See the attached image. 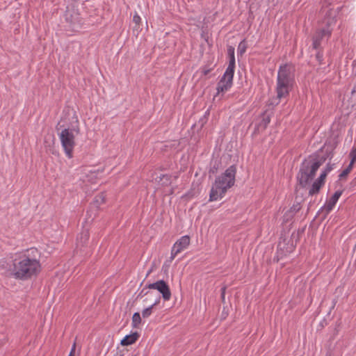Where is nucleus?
Segmentation results:
<instances>
[{
	"label": "nucleus",
	"mask_w": 356,
	"mask_h": 356,
	"mask_svg": "<svg viewBox=\"0 0 356 356\" xmlns=\"http://www.w3.org/2000/svg\"><path fill=\"white\" fill-rule=\"evenodd\" d=\"M349 156L352 163H355L356 161V147H353L349 154Z\"/></svg>",
	"instance_id": "aec40b11"
},
{
	"label": "nucleus",
	"mask_w": 356,
	"mask_h": 356,
	"mask_svg": "<svg viewBox=\"0 0 356 356\" xmlns=\"http://www.w3.org/2000/svg\"><path fill=\"white\" fill-rule=\"evenodd\" d=\"M211 165L209 170V173L216 174L220 168V161L218 159L213 160L212 161Z\"/></svg>",
	"instance_id": "a211bd4d"
},
{
	"label": "nucleus",
	"mask_w": 356,
	"mask_h": 356,
	"mask_svg": "<svg viewBox=\"0 0 356 356\" xmlns=\"http://www.w3.org/2000/svg\"><path fill=\"white\" fill-rule=\"evenodd\" d=\"M300 209H301V207H300V204H293L291 207L290 211H291L293 213H296V212L299 211Z\"/></svg>",
	"instance_id": "5701e85b"
},
{
	"label": "nucleus",
	"mask_w": 356,
	"mask_h": 356,
	"mask_svg": "<svg viewBox=\"0 0 356 356\" xmlns=\"http://www.w3.org/2000/svg\"><path fill=\"white\" fill-rule=\"evenodd\" d=\"M225 291H226V286H223L221 288V300L224 302L225 299Z\"/></svg>",
	"instance_id": "bb28decb"
},
{
	"label": "nucleus",
	"mask_w": 356,
	"mask_h": 356,
	"mask_svg": "<svg viewBox=\"0 0 356 356\" xmlns=\"http://www.w3.org/2000/svg\"><path fill=\"white\" fill-rule=\"evenodd\" d=\"M341 195L342 191H337L329 199V200L327 201L325 205V209L327 213H330L333 209Z\"/></svg>",
	"instance_id": "9d476101"
},
{
	"label": "nucleus",
	"mask_w": 356,
	"mask_h": 356,
	"mask_svg": "<svg viewBox=\"0 0 356 356\" xmlns=\"http://www.w3.org/2000/svg\"><path fill=\"white\" fill-rule=\"evenodd\" d=\"M171 177L170 175H161L156 180L162 186H169L171 184Z\"/></svg>",
	"instance_id": "4468645a"
},
{
	"label": "nucleus",
	"mask_w": 356,
	"mask_h": 356,
	"mask_svg": "<svg viewBox=\"0 0 356 356\" xmlns=\"http://www.w3.org/2000/svg\"><path fill=\"white\" fill-rule=\"evenodd\" d=\"M355 92H356V86H355V87L353 88V90H352V91H351V94H352V95H354Z\"/></svg>",
	"instance_id": "473e14b6"
},
{
	"label": "nucleus",
	"mask_w": 356,
	"mask_h": 356,
	"mask_svg": "<svg viewBox=\"0 0 356 356\" xmlns=\"http://www.w3.org/2000/svg\"><path fill=\"white\" fill-rule=\"evenodd\" d=\"M332 30L327 28H323L318 31L313 36V48L317 49L320 47L323 38H329L331 35Z\"/></svg>",
	"instance_id": "1a4fd4ad"
},
{
	"label": "nucleus",
	"mask_w": 356,
	"mask_h": 356,
	"mask_svg": "<svg viewBox=\"0 0 356 356\" xmlns=\"http://www.w3.org/2000/svg\"><path fill=\"white\" fill-rule=\"evenodd\" d=\"M38 249L32 248L16 256L13 260L11 274L19 280H28L36 275L40 270Z\"/></svg>",
	"instance_id": "f257e3e1"
},
{
	"label": "nucleus",
	"mask_w": 356,
	"mask_h": 356,
	"mask_svg": "<svg viewBox=\"0 0 356 356\" xmlns=\"http://www.w3.org/2000/svg\"><path fill=\"white\" fill-rule=\"evenodd\" d=\"M349 173H350V172H349L348 171H347L346 169H345V170H343L341 172V174L339 175V179H343V178H346V177L348 176V175Z\"/></svg>",
	"instance_id": "a878e982"
},
{
	"label": "nucleus",
	"mask_w": 356,
	"mask_h": 356,
	"mask_svg": "<svg viewBox=\"0 0 356 356\" xmlns=\"http://www.w3.org/2000/svg\"><path fill=\"white\" fill-rule=\"evenodd\" d=\"M139 334L138 332H134L131 334L126 335L121 341V345L129 346L134 343L138 339Z\"/></svg>",
	"instance_id": "9b49d317"
},
{
	"label": "nucleus",
	"mask_w": 356,
	"mask_h": 356,
	"mask_svg": "<svg viewBox=\"0 0 356 356\" xmlns=\"http://www.w3.org/2000/svg\"><path fill=\"white\" fill-rule=\"evenodd\" d=\"M133 22L136 24V26H138L141 22L140 17L138 15V13H136L133 17Z\"/></svg>",
	"instance_id": "4be33fe9"
},
{
	"label": "nucleus",
	"mask_w": 356,
	"mask_h": 356,
	"mask_svg": "<svg viewBox=\"0 0 356 356\" xmlns=\"http://www.w3.org/2000/svg\"><path fill=\"white\" fill-rule=\"evenodd\" d=\"M310 156L312 157V159L317 162L321 163V165L325 161V160L329 158L331 159L333 156L332 150H328L327 149L325 150V154L323 156L321 159H318L317 156L316 155H311Z\"/></svg>",
	"instance_id": "ddd939ff"
},
{
	"label": "nucleus",
	"mask_w": 356,
	"mask_h": 356,
	"mask_svg": "<svg viewBox=\"0 0 356 356\" xmlns=\"http://www.w3.org/2000/svg\"><path fill=\"white\" fill-rule=\"evenodd\" d=\"M58 137L65 155L67 158L72 159L73 157V150L76 144L75 136L73 133V130L65 128L58 134Z\"/></svg>",
	"instance_id": "423d86ee"
},
{
	"label": "nucleus",
	"mask_w": 356,
	"mask_h": 356,
	"mask_svg": "<svg viewBox=\"0 0 356 356\" xmlns=\"http://www.w3.org/2000/svg\"><path fill=\"white\" fill-rule=\"evenodd\" d=\"M148 289H156L162 294L164 300L168 301L171 298V291L168 284L163 280H159L156 282L149 284Z\"/></svg>",
	"instance_id": "6e6552de"
},
{
	"label": "nucleus",
	"mask_w": 356,
	"mask_h": 356,
	"mask_svg": "<svg viewBox=\"0 0 356 356\" xmlns=\"http://www.w3.org/2000/svg\"><path fill=\"white\" fill-rule=\"evenodd\" d=\"M189 245L190 237L188 236L185 235L178 239L172 248L171 256L170 257V261H172L179 253L186 250Z\"/></svg>",
	"instance_id": "0eeeda50"
},
{
	"label": "nucleus",
	"mask_w": 356,
	"mask_h": 356,
	"mask_svg": "<svg viewBox=\"0 0 356 356\" xmlns=\"http://www.w3.org/2000/svg\"><path fill=\"white\" fill-rule=\"evenodd\" d=\"M246 49H247V44H246L245 40H243L238 44V46L237 48L238 54H240L241 56H242L245 52Z\"/></svg>",
	"instance_id": "6ab92c4d"
},
{
	"label": "nucleus",
	"mask_w": 356,
	"mask_h": 356,
	"mask_svg": "<svg viewBox=\"0 0 356 356\" xmlns=\"http://www.w3.org/2000/svg\"><path fill=\"white\" fill-rule=\"evenodd\" d=\"M355 163H352V161L350 162L349 165L347 166V168H346V170L347 171H348L349 172H350V171L352 170L353 168V165H354Z\"/></svg>",
	"instance_id": "c85d7f7f"
},
{
	"label": "nucleus",
	"mask_w": 356,
	"mask_h": 356,
	"mask_svg": "<svg viewBox=\"0 0 356 356\" xmlns=\"http://www.w3.org/2000/svg\"><path fill=\"white\" fill-rule=\"evenodd\" d=\"M236 173V168L232 165L216 178L210 191L209 201L220 200L225 195L227 190L234 185Z\"/></svg>",
	"instance_id": "7ed1b4c3"
},
{
	"label": "nucleus",
	"mask_w": 356,
	"mask_h": 356,
	"mask_svg": "<svg viewBox=\"0 0 356 356\" xmlns=\"http://www.w3.org/2000/svg\"><path fill=\"white\" fill-rule=\"evenodd\" d=\"M327 175V174H326V172L322 171L320 176L318 177V178L316 180L318 181V182H320L324 185L325 179L326 178Z\"/></svg>",
	"instance_id": "412c9836"
},
{
	"label": "nucleus",
	"mask_w": 356,
	"mask_h": 356,
	"mask_svg": "<svg viewBox=\"0 0 356 356\" xmlns=\"http://www.w3.org/2000/svg\"><path fill=\"white\" fill-rule=\"evenodd\" d=\"M75 348H76V343H74V344H73V346L72 347V349L70 350V353L68 356H74Z\"/></svg>",
	"instance_id": "cd10ccee"
},
{
	"label": "nucleus",
	"mask_w": 356,
	"mask_h": 356,
	"mask_svg": "<svg viewBox=\"0 0 356 356\" xmlns=\"http://www.w3.org/2000/svg\"><path fill=\"white\" fill-rule=\"evenodd\" d=\"M212 70V68L211 67H207V66H204L203 68H202V72L204 75H207L209 74V72Z\"/></svg>",
	"instance_id": "393cba45"
},
{
	"label": "nucleus",
	"mask_w": 356,
	"mask_h": 356,
	"mask_svg": "<svg viewBox=\"0 0 356 356\" xmlns=\"http://www.w3.org/2000/svg\"><path fill=\"white\" fill-rule=\"evenodd\" d=\"M316 58L319 62H321V60L323 59V54L320 52H318L316 54Z\"/></svg>",
	"instance_id": "c756f323"
},
{
	"label": "nucleus",
	"mask_w": 356,
	"mask_h": 356,
	"mask_svg": "<svg viewBox=\"0 0 356 356\" xmlns=\"http://www.w3.org/2000/svg\"><path fill=\"white\" fill-rule=\"evenodd\" d=\"M159 302H160V297H159L157 298V300L154 302V303H153L152 305H150L149 307H148L143 310L142 316L143 318H148L149 316H150L152 313L153 307L155 305H156Z\"/></svg>",
	"instance_id": "dca6fc26"
},
{
	"label": "nucleus",
	"mask_w": 356,
	"mask_h": 356,
	"mask_svg": "<svg viewBox=\"0 0 356 356\" xmlns=\"http://www.w3.org/2000/svg\"><path fill=\"white\" fill-rule=\"evenodd\" d=\"M323 186V184H322L321 183L318 182V181L315 180V181L312 184L311 188H309V195H314L318 193L321 188Z\"/></svg>",
	"instance_id": "2eb2a0df"
},
{
	"label": "nucleus",
	"mask_w": 356,
	"mask_h": 356,
	"mask_svg": "<svg viewBox=\"0 0 356 356\" xmlns=\"http://www.w3.org/2000/svg\"><path fill=\"white\" fill-rule=\"evenodd\" d=\"M132 327H138V325L141 323V316L138 312H135L132 316Z\"/></svg>",
	"instance_id": "f3484780"
},
{
	"label": "nucleus",
	"mask_w": 356,
	"mask_h": 356,
	"mask_svg": "<svg viewBox=\"0 0 356 356\" xmlns=\"http://www.w3.org/2000/svg\"><path fill=\"white\" fill-rule=\"evenodd\" d=\"M143 291H144V289H143V291H141V292H140V293L139 294V296H140V295L142 294V293H143Z\"/></svg>",
	"instance_id": "72a5a7b5"
},
{
	"label": "nucleus",
	"mask_w": 356,
	"mask_h": 356,
	"mask_svg": "<svg viewBox=\"0 0 356 356\" xmlns=\"http://www.w3.org/2000/svg\"><path fill=\"white\" fill-rule=\"evenodd\" d=\"M321 163L315 161L312 156L305 159L300 165L297 179L302 187H305L314 177Z\"/></svg>",
	"instance_id": "39448f33"
},
{
	"label": "nucleus",
	"mask_w": 356,
	"mask_h": 356,
	"mask_svg": "<svg viewBox=\"0 0 356 356\" xmlns=\"http://www.w3.org/2000/svg\"><path fill=\"white\" fill-rule=\"evenodd\" d=\"M294 67L291 64H284L279 67L275 91L276 99L272 104H278L281 99H287L295 84Z\"/></svg>",
	"instance_id": "f03ea898"
},
{
	"label": "nucleus",
	"mask_w": 356,
	"mask_h": 356,
	"mask_svg": "<svg viewBox=\"0 0 356 356\" xmlns=\"http://www.w3.org/2000/svg\"><path fill=\"white\" fill-rule=\"evenodd\" d=\"M263 121L264 122L265 127H266L270 122V118L269 117L265 118H264Z\"/></svg>",
	"instance_id": "7c9ffc66"
},
{
	"label": "nucleus",
	"mask_w": 356,
	"mask_h": 356,
	"mask_svg": "<svg viewBox=\"0 0 356 356\" xmlns=\"http://www.w3.org/2000/svg\"><path fill=\"white\" fill-rule=\"evenodd\" d=\"M334 165V164H331V163H328L326 165V167H325V170H323V172H326V174H328L330 171H332L333 170Z\"/></svg>",
	"instance_id": "b1692460"
},
{
	"label": "nucleus",
	"mask_w": 356,
	"mask_h": 356,
	"mask_svg": "<svg viewBox=\"0 0 356 356\" xmlns=\"http://www.w3.org/2000/svg\"><path fill=\"white\" fill-rule=\"evenodd\" d=\"M6 265H7V264H6V261H4V260H1V261H0V266H1V268H6Z\"/></svg>",
	"instance_id": "2f4dec72"
},
{
	"label": "nucleus",
	"mask_w": 356,
	"mask_h": 356,
	"mask_svg": "<svg viewBox=\"0 0 356 356\" xmlns=\"http://www.w3.org/2000/svg\"><path fill=\"white\" fill-rule=\"evenodd\" d=\"M90 234L88 230L83 231L77 237V245L83 246L89 240Z\"/></svg>",
	"instance_id": "f8f14e48"
},
{
	"label": "nucleus",
	"mask_w": 356,
	"mask_h": 356,
	"mask_svg": "<svg viewBox=\"0 0 356 356\" xmlns=\"http://www.w3.org/2000/svg\"><path fill=\"white\" fill-rule=\"evenodd\" d=\"M227 54L229 56V65L217 84L216 90L218 94L220 92H225L229 90L233 84V77L235 70V56H234V48L229 46L227 49Z\"/></svg>",
	"instance_id": "20e7f679"
}]
</instances>
